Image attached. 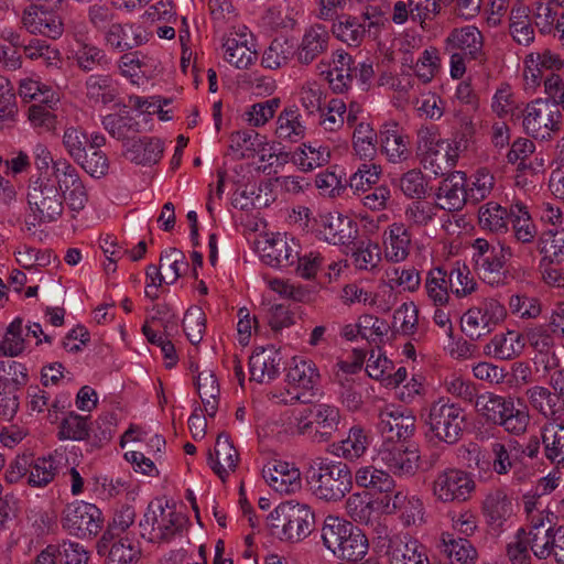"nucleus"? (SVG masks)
Returning <instances> with one entry per match:
<instances>
[{"instance_id": "20e7f679", "label": "nucleus", "mask_w": 564, "mask_h": 564, "mask_svg": "<svg viewBox=\"0 0 564 564\" xmlns=\"http://www.w3.org/2000/svg\"><path fill=\"white\" fill-rule=\"evenodd\" d=\"M475 270L479 278L491 286H501L508 283L509 273L506 262L511 257V250L495 240L489 241L477 238L471 245Z\"/></svg>"}, {"instance_id": "680f3d73", "label": "nucleus", "mask_w": 564, "mask_h": 564, "mask_svg": "<svg viewBox=\"0 0 564 564\" xmlns=\"http://www.w3.org/2000/svg\"><path fill=\"white\" fill-rule=\"evenodd\" d=\"M90 430L88 416L69 412L59 423L57 438L59 441H84L89 436Z\"/></svg>"}, {"instance_id": "bb28decb", "label": "nucleus", "mask_w": 564, "mask_h": 564, "mask_svg": "<svg viewBox=\"0 0 564 564\" xmlns=\"http://www.w3.org/2000/svg\"><path fill=\"white\" fill-rule=\"evenodd\" d=\"M386 556L390 564H430L425 546L408 533L392 541Z\"/></svg>"}, {"instance_id": "37998d69", "label": "nucleus", "mask_w": 564, "mask_h": 564, "mask_svg": "<svg viewBox=\"0 0 564 564\" xmlns=\"http://www.w3.org/2000/svg\"><path fill=\"white\" fill-rule=\"evenodd\" d=\"M286 381L293 387L310 391L317 386L319 372L312 360L294 357L286 371Z\"/></svg>"}, {"instance_id": "6ab92c4d", "label": "nucleus", "mask_w": 564, "mask_h": 564, "mask_svg": "<svg viewBox=\"0 0 564 564\" xmlns=\"http://www.w3.org/2000/svg\"><path fill=\"white\" fill-rule=\"evenodd\" d=\"M318 237L335 246H348L357 236V225L339 213H324L318 219Z\"/></svg>"}, {"instance_id": "49530a36", "label": "nucleus", "mask_w": 564, "mask_h": 564, "mask_svg": "<svg viewBox=\"0 0 564 564\" xmlns=\"http://www.w3.org/2000/svg\"><path fill=\"white\" fill-rule=\"evenodd\" d=\"M441 206L436 202L417 198L404 208V219L409 228H425L434 223Z\"/></svg>"}, {"instance_id": "3c124183", "label": "nucleus", "mask_w": 564, "mask_h": 564, "mask_svg": "<svg viewBox=\"0 0 564 564\" xmlns=\"http://www.w3.org/2000/svg\"><path fill=\"white\" fill-rule=\"evenodd\" d=\"M310 411V420L313 422L323 440H328L334 432L337 431L340 423L339 409L335 405L318 403L312 408H307Z\"/></svg>"}, {"instance_id": "a878e982", "label": "nucleus", "mask_w": 564, "mask_h": 564, "mask_svg": "<svg viewBox=\"0 0 564 564\" xmlns=\"http://www.w3.org/2000/svg\"><path fill=\"white\" fill-rule=\"evenodd\" d=\"M113 538L104 533L97 551L99 555H104L105 564H137L140 560L141 551L127 538H120L112 541Z\"/></svg>"}, {"instance_id": "864d4df0", "label": "nucleus", "mask_w": 564, "mask_h": 564, "mask_svg": "<svg viewBox=\"0 0 564 564\" xmlns=\"http://www.w3.org/2000/svg\"><path fill=\"white\" fill-rule=\"evenodd\" d=\"M195 384L204 404L205 412L207 415L214 416L218 409L220 389L213 370L204 369L198 371Z\"/></svg>"}, {"instance_id": "f03ea898", "label": "nucleus", "mask_w": 564, "mask_h": 564, "mask_svg": "<svg viewBox=\"0 0 564 564\" xmlns=\"http://www.w3.org/2000/svg\"><path fill=\"white\" fill-rule=\"evenodd\" d=\"M186 522L174 505L156 499L149 503L140 520V534L151 543L170 542L184 530Z\"/></svg>"}, {"instance_id": "bf43d9fd", "label": "nucleus", "mask_w": 564, "mask_h": 564, "mask_svg": "<svg viewBox=\"0 0 564 564\" xmlns=\"http://www.w3.org/2000/svg\"><path fill=\"white\" fill-rule=\"evenodd\" d=\"M333 34L341 42L350 46H358L366 34V23H361L359 18L351 15H341L333 24Z\"/></svg>"}, {"instance_id": "423d86ee", "label": "nucleus", "mask_w": 564, "mask_h": 564, "mask_svg": "<svg viewBox=\"0 0 564 564\" xmlns=\"http://www.w3.org/2000/svg\"><path fill=\"white\" fill-rule=\"evenodd\" d=\"M61 193L54 169L51 176L39 177L29 185L28 203L34 220L45 224L62 216L64 205Z\"/></svg>"}, {"instance_id": "6e6552de", "label": "nucleus", "mask_w": 564, "mask_h": 564, "mask_svg": "<svg viewBox=\"0 0 564 564\" xmlns=\"http://www.w3.org/2000/svg\"><path fill=\"white\" fill-rule=\"evenodd\" d=\"M62 527L79 539L96 536L102 528L101 511L93 503L74 501L63 510Z\"/></svg>"}, {"instance_id": "412c9836", "label": "nucleus", "mask_w": 564, "mask_h": 564, "mask_svg": "<svg viewBox=\"0 0 564 564\" xmlns=\"http://www.w3.org/2000/svg\"><path fill=\"white\" fill-rule=\"evenodd\" d=\"M300 251L301 246L295 238L278 235L265 241L261 257L271 267L290 268L295 264Z\"/></svg>"}, {"instance_id": "774afa93", "label": "nucleus", "mask_w": 564, "mask_h": 564, "mask_svg": "<svg viewBox=\"0 0 564 564\" xmlns=\"http://www.w3.org/2000/svg\"><path fill=\"white\" fill-rule=\"evenodd\" d=\"M294 55L293 45L286 40L275 39L263 52L261 64L269 69H278L290 61Z\"/></svg>"}, {"instance_id": "72a5a7b5", "label": "nucleus", "mask_w": 564, "mask_h": 564, "mask_svg": "<svg viewBox=\"0 0 564 564\" xmlns=\"http://www.w3.org/2000/svg\"><path fill=\"white\" fill-rule=\"evenodd\" d=\"M524 348V339L521 334L509 330L496 334L484 347V352L492 358L510 360L518 357Z\"/></svg>"}, {"instance_id": "9d476101", "label": "nucleus", "mask_w": 564, "mask_h": 564, "mask_svg": "<svg viewBox=\"0 0 564 564\" xmlns=\"http://www.w3.org/2000/svg\"><path fill=\"white\" fill-rule=\"evenodd\" d=\"M507 314L505 306L495 299L484 301L479 306L469 308L462 317V330L471 340L491 333L494 327Z\"/></svg>"}, {"instance_id": "e433bc0d", "label": "nucleus", "mask_w": 564, "mask_h": 564, "mask_svg": "<svg viewBox=\"0 0 564 564\" xmlns=\"http://www.w3.org/2000/svg\"><path fill=\"white\" fill-rule=\"evenodd\" d=\"M164 148L159 138L143 137L126 144V156L137 164H155L162 158Z\"/></svg>"}, {"instance_id": "c756f323", "label": "nucleus", "mask_w": 564, "mask_h": 564, "mask_svg": "<svg viewBox=\"0 0 564 564\" xmlns=\"http://www.w3.org/2000/svg\"><path fill=\"white\" fill-rule=\"evenodd\" d=\"M380 144L382 152L391 163H402L410 159L409 137L397 124H384L380 131Z\"/></svg>"}, {"instance_id": "c85d7f7f", "label": "nucleus", "mask_w": 564, "mask_h": 564, "mask_svg": "<svg viewBox=\"0 0 564 564\" xmlns=\"http://www.w3.org/2000/svg\"><path fill=\"white\" fill-rule=\"evenodd\" d=\"M490 466L498 475L508 474L521 457L520 443L513 438L495 440L488 446Z\"/></svg>"}, {"instance_id": "2f4dec72", "label": "nucleus", "mask_w": 564, "mask_h": 564, "mask_svg": "<svg viewBox=\"0 0 564 564\" xmlns=\"http://www.w3.org/2000/svg\"><path fill=\"white\" fill-rule=\"evenodd\" d=\"M329 35L325 26L315 24L303 34L294 54L299 63L308 65L323 54L328 46Z\"/></svg>"}, {"instance_id": "f257e3e1", "label": "nucleus", "mask_w": 564, "mask_h": 564, "mask_svg": "<svg viewBox=\"0 0 564 564\" xmlns=\"http://www.w3.org/2000/svg\"><path fill=\"white\" fill-rule=\"evenodd\" d=\"M306 480L312 494L325 501H338L350 491L352 474L341 462L315 458L306 470Z\"/></svg>"}, {"instance_id": "4c0bfd02", "label": "nucleus", "mask_w": 564, "mask_h": 564, "mask_svg": "<svg viewBox=\"0 0 564 564\" xmlns=\"http://www.w3.org/2000/svg\"><path fill=\"white\" fill-rule=\"evenodd\" d=\"M541 437L545 458L556 467H564V421L544 423Z\"/></svg>"}, {"instance_id": "cd10ccee", "label": "nucleus", "mask_w": 564, "mask_h": 564, "mask_svg": "<svg viewBox=\"0 0 564 564\" xmlns=\"http://www.w3.org/2000/svg\"><path fill=\"white\" fill-rule=\"evenodd\" d=\"M105 43L110 48L124 52L147 42V35L139 25L130 23H111L105 31Z\"/></svg>"}, {"instance_id": "4468645a", "label": "nucleus", "mask_w": 564, "mask_h": 564, "mask_svg": "<svg viewBox=\"0 0 564 564\" xmlns=\"http://www.w3.org/2000/svg\"><path fill=\"white\" fill-rule=\"evenodd\" d=\"M58 188L70 210L78 213L83 210L88 202V195L76 169L66 160L54 162Z\"/></svg>"}, {"instance_id": "ea45409f", "label": "nucleus", "mask_w": 564, "mask_h": 564, "mask_svg": "<svg viewBox=\"0 0 564 564\" xmlns=\"http://www.w3.org/2000/svg\"><path fill=\"white\" fill-rule=\"evenodd\" d=\"M85 89L87 99L94 105H109L116 100L119 94L117 82L110 75L105 74L88 76Z\"/></svg>"}, {"instance_id": "a18cd8bd", "label": "nucleus", "mask_w": 564, "mask_h": 564, "mask_svg": "<svg viewBox=\"0 0 564 564\" xmlns=\"http://www.w3.org/2000/svg\"><path fill=\"white\" fill-rule=\"evenodd\" d=\"M275 135L282 142L296 143L305 135V127L295 107L284 108L275 121Z\"/></svg>"}, {"instance_id": "052dcab7", "label": "nucleus", "mask_w": 564, "mask_h": 564, "mask_svg": "<svg viewBox=\"0 0 564 564\" xmlns=\"http://www.w3.org/2000/svg\"><path fill=\"white\" fill-rule=\"evenodd\" d=\"M19 95L24 101H40L47 105L59 101V96L53 87L32 78L21 79Z\"/></svg>"}, {"instance_id": "e2e57ef3", "label": "nucleus", "mask_w": 564, "mask_h": 564, "mask_svg": "<svg viewBox=\"0 0 564 564\" xmlns=\"http://www.w3.org/2000/svg\"><path fill=\"white\" fill-rule=\"evenodd\" d=\"M478 220L481 228L502 232L508 228V210L498 203L488 202L479 208Z\"/></svg>"}, {"instance_id": "338daca9", "label": "nucleus", "mask_w": 564, "mask_h": 564, "mask_svg": "<svg viewBox=\"0 0 564 564\" xmlns=\"http://www.w3.org/2000/svg\"><path fill=\"white\" fill-rule=\"evenodd\" d=\"M495 177L487 170H478L467 178L466 195L468 203L477 204L489 196L494 188Z\"/></svg>"}, {"instance_id": "f704fd0d", "label": "nucleus", "mask_w": 564, "mask_h": 564, "mask_svg": "<svg viewBox=\"0 0 564 564\" xmlns=\"http://www.w3.org/2000/svg\"><path fill=\"white\" fill-rule=\"evenodd\" d=\"M445 43L448 51H463L465 55L473 59L478 58L482 52V35L473 25L453 30L446 37Z\"/></svg>"}, {"instance_id": "79ce46f5", "label": "nucleus", "mask_w": 564, "mask_h": 564, "mask_svg": "<svg viewBox=\"0 0 564 564\" xmlns=\"http://www.w3.org/2000/svg\"><path fill=\"white\" fill-rule=\"evenodd\" d=\"M292 160L301 171L311 172L329 162L330 150L328 147L318 142L302 143V145L294 151Z\"/></svg>"}, {"instance_id": "b1692460", "label": "nucleus", "mask_w": 564, "mask_h": 564, "mask_svg": "<svg viewBox=\"0 0 564 564\" xmlns=\"http://www.w3.org/2000/svg\"><path fill=\"white\" fill-rule=\"evenodd\" d=\"M262 476L265 482L281 495L294 494L301 488V471L288 462H273L268 464Z\"/></svg>"}, {"instance_id": "dca6fc26", "label": "nucleus", "mask_w": 564, "mask_h": 564, "mask_svg": "<svg viewBox=\"0 0 564 564\" xmlns=\"http://www.w3.org/2000/svg\"><path fill=\"white\" fill-rule=\"evenodd\" d=\"M28 381L25 365L14 360L0 361V402L6 401L3 405L6 415H13L17 412L19 401L15 393Z\"/></svg>"}, {"instance_id": "a211bd4d", "label": "nucleus", "mask_w": 564, "mask_h": 564, "mask_svg": "<svg viewBox=\"0 0 564 564\" xmlns=\"http://www.w3.org/2000/svg\"><path fill=\"white\" fill-rule=\"evenodd\" d=\"M57 8L30 4L22 14V25L31 34H42L57 39L63 33V22L56 12Z\"/></svg>"}, {"instance_id": "7ed1b4c3", "label": "nucleus", "mask_w": 564, "mask_h": 564, "mask_svg": "<svg viewBox=\"0 0 564 564\" xmlns=\"http://www.w3.org/2000/svg\"><path fill=\"white\" fill-rule=\"evenodd\" d=\"M475 409L487 422L499 425L514 435L523 434L530 422L529 413L517 409L510 397L485 392L476 397Z\"/></svg>"}, {"instance_id": "09e8293b", "label": "nucleus", "mask_w": 564, "mask_h": 564, "mask_svg": "<svg viewBox=\"0 0 564 564\" xmlns=\"http://www.w3.org/2000/svg\"><path fill=\"white\" fill-rule=\"evenodd\" d=\"M62 459L63 454L56 451L47 457H39L31 462L28 478L29 485L32 487H45L48 485L56 476Z\"/></svg>"}, {"instance_id": "393cba45", "label": "nucleus", "mask_w": 564, "mask_h": 564, "mask_svg": "<svg viewBox=\"0 0 564 564\" xmlns=\"http://www.w3.org/2000/svg\"><path fill=\"white\" fill-rule=\"evenodd\" d=\"M525 395L531 408L546 420L545 423L564 421V399L560 394L545 387L534 386L527 389Z\"/></svg>"}, {"instance_id": "9b49d317", "label": "nucleus", "mask_w": 564, "mask_h": 564, "mask_svg": "<svg viewBox=\"0 0 564 564\" xmlns=\"http://www.w3.org/2000/svg\"><path fill=\"white\" fill-rule=\"evenodd\" d=\"M377 427L383 442L404 443L415 431V416L411 411L387 404L378 412Z\"/></svg>"}, {"instance_id": "f8f14e48", "label": "nucleus", "mask_w": 564, "mask_h": 564, "mask_svg": "<svg viewBox=\"0 0 564 564\" xmlns=\"http://www.w3.org/2000/svg\"><path fill=\"white\" fill-rule=\"evenodd\" d=\"M475 488V481L468 473L448 468L436 475L432 489L434 497L442 502H462L469 499Z\"/></svg>"}, {"instance_id": "58836bf2", "label": "nucleus", "mask_w": 564, "mask_h": 564, "mask_svg": "<svg viewBox=\"0 0 564 564\" xmlns=\"http://www.w3.org/2000/svg\"><path fill=\"white\" fill-rule=\"evenodd\" d=\"M482 511L492 528H501L513 513L511 499L503 490H494L486 496Z\"/></svg>"}, {"instance_id": "aec40b11", "label": "nucleus", "mask_w": 564, "mask_h": 564, "mask_svg": "<svg viewBox=\"0 0 564 564\" xmlns=\"http://www.w3.org/2000/svg\"><path fill=\"white\" fill-rule=\"evenodd\" d=\"M269 433L279 442L296 435H305L313 429L307 409H291L281 413L268 424Z\"/></svg>"}, {"instance_id": "0e129e2a", "label": "nucleus", "mask_w": 564, "mask_h": 564, "mask_svg": "<svg viewBox=\"0 0 564 564\" xmlns=\"http://www.w3.org/2000/svg\"><path fill=\"white\" fill-rule=\"evenodd\" d=\"M382 169L372 161H367L358 166L349 177V186L355 194L366 193L376 185L381 176Z\"/></svg>"}, {"instance_id": "4d7b16f0", "label": "nucleus", "mask_w": 564, "mask_h": 564, "mask_svg": "<svg viewBox=\"0 0 564 564\" xmlns=\"http://www.w3.org/2000/svg\"><path fill=\"white\" fill-rule=\"evenodd\" d=\"M443 552L447 555L451 564H474L477 552L466 539H455L452 534L442 535Z\"/></svg>"}, {"instance_id": "8fccbe9b", "label": "nucleus", "mask_w": 564, "mask_h": 564, "mask_svg": "<svg viewBox=\"0 0 564 564\" xmlns=\"http://www.w3.org/2000/svg\"><path fill=\"white\" fill-rule=\"evenodd\" d=\"M532 23L528 7L518 4L511 9L509 32L519 45L529 46L534 41Z\"/></svg>"}, {"instance_id": "c9c22d12", "label": "nucleus", "mask_w": 564, "mask_h": 564, "mask_svg": "<svg viewBox=\"0 0 564 564\" xmlns=\"http://www.w3.org/2000/svg\"><path fill=\"white\" fill-rule=\"evenodd\" d=\"M386 257L392 262H401L409 256L411 236L405 224L393 223L383 234Z\"/></svg>"}, {"instance_id": "39448f33", "label": "nucleus", "mask_w": 564, "mask_h": 564, "mask_svg": "<svg viewBox=\"0 0 564 564\" xmlns=\"http://www.w3.org/2000/svg\"><path fill=\"white\" fill-rule=\"evenodd\" d=\"M271 528L281 540L299 542L306 538L314 524V513L307 505L286 501L270 513Z\"/></svg>"}, {"instance_id": "c03bdc74", "label": "nucleus", "mask_w": 564, "mask_h": 564, "mask_svg": "<svg viewBox=\"0 0 564 564\" xmlns=\"http://www.w3.org/2000/svg\"><path fill=\"white\" fill-rule=\"evenodd\" d=\"M351 523L334 516H328L322 528V539L324 545L334 554L338 555L341 546L348 540V533L357 531Z\"/></svg>"}, {"instance_id": "f3484780", "label": "nucleus", "mask_w": 564, "mask_h": 564, "mask_svg": "<svg viewBox=\"0 0 564 564\" xmlns=\"http://www.w3.org/2000/svg\"><path fill=\"white\" fill-rule=\"evenodd\" d=\"M523 65L524 88L535 91L546 76L564 67V61L558 54L544 50L528 54Z\"/></svg>"}, {"instance_id": "de8ad7c7", "label": "nucleus", "mask_w": 564, "mask_h": 564, "mask_svg": "<svg viewBox=\"0 0 564 564\" xmlns=\"http://www.w3.org/2000/svg\"><path fill=\"white\" fill-rule=\"evenodd\" d=\"M369 446L368 436L361 426H352L345 440L332 444V454L345 459L361 457Z\"/></svg>"}, {"instance_id": "1a4fd4ad", "label": "nucleus", "mask_w": 564, "mask_h": 564, "mask_svg": "<svg viewBox=\"0 0 564 564\" xmlns=\"http://www.w3.org/2000/svg\"><path fill=\"white\" fill-rule=\"evenodd\" d=\"M562 113L557 105L549 99H535L528 104L523 127L528 134L534 139H549L552 132L557 131L561 124Z\"/></svg>"}, {"instance_id": "6e6d98bb", "label": "nucleus", "mask_w": 564, "mask_h": 564, "mask_svg": "<svg viewBox=\"0 0 564 564\" xmlns=\"http://www.w3.org/2000/svg\"><path fill=\"white\" fill-rule=\"evenodd\" d=\"M105 130L118 140H129L139 132V122L128 111L109 113L101 121Z\"/></svg>"}, {"instance_id": "473e14b6", "label": "nucleus", "mask_w": 564, "mask_h": 564, "mask_svg": "<svg viewBox=\"0 0 564 564\" xmlns=\"http://www.w3.org/2000/svg\"><path fill=\"white\" fill-rule=\"evenodd\" d=\"M531 552L538 558L545 560L553 555V529L539 519L527 528L519 529Z\"/></svg>"}, {"instance_id": "ddd939ff", "label": "nucleus", "mask_w": 564, "mask_h": 564, "mask_svg": "<svg viewBox=\"0 0 564 564\" xmlns=\"http://www.w3.org/2000/svg\"><path fill=\"white\" fill-rule=\"evenodd\" d=\"M253 37L245 25L234 28L223 39V57L238 69H246L257 59Z\"/></svg>"}, {"instance_id": "0eeeda50", "label": "nucleus", "mask_w": 564, "mask_h": 564, "mask_svg": "<svg viewBox=\"0 0 564 564\" xmlns=\"http://www.w3.org/2000/svg\"><path fill=\"white\" fill-rule=\"evenodd\" d=\"M424 422L435 438L455 444L463 435L464 410L459 404L441 398L430 405Z\"/></svg>"}, {"instance_id": "7c9ffc66", "label": "nucleus", "mask_w": 564, "mask_h": 564, "mask_svg": "<svg viewBox=\"0 0 564 564\" xmlns=\"http://www.w3.org/2000/svg\"><path fill=\"white\" fill-rule=\"evenodd\" d=\"M239 459L237 449L234 447L230 437L220 433L216 440L214 452L209 453L208 464L214 473L225 480L230 471H234Z\"/></svg>"}, {"instance_id": "a19ab883", "label": "nucleus", "mask_w": 564, "mask_h": 564, "mask_svg": "<svg viewBox=\"0 0 564 564\" xmlns=\"http://www.w3.org/2000/svg\"><path fill=\"white\" fill-rule=\"evenodd\" d=\"M333 65L328 72L329 85L334 91L343 93L357 77V67L352 57L344 51H337L334 54Z\"/></svg>"}, {"instance_id": "69168bd1", "label": "nucleus", "mask_w": 564, "mask_h": 564, "mask_svg": "<svg viewBox=\"0 0 564 564\" xmlns=\"http://www.w3.org/2000/svg\"><path fill=\"white\" fill-rule=\"evenodd\" d=\"M318 124L328 132H336L345 124L346 104L343 99L333 98L322 107Z\"/></svg>"}, {"instance_id": "5fc2aeb1", "label": "nucleus", "mask_w": 564, "mask_h": 564, "mask_svg": "<svg viewBox=\"0 0 564 564\" xmlns=\"http://www.w3.org/2000/svg\"><path fill=\"white\" fill-rule=\"evenodd\" d=\"M424 289L435 306H445L449 301L451 291L447 272L440 267L431 269L426 274Z\"/></svg>"}, {"instance_id": "13d9d810", "label": "nucleus", "mask_w": 564, "mask_h": 564, "mask_svg": "<svg viewBox=\"0 0 564 564\" xmlns=\"http://www.w3.org/2000/svg\"><path fill=\"white\" fill-rule=\"evenodd\" d=\"M377 134L372 127L360 121L352 133V149L355 154L365 161H372L377 154Z\"/></svg>"}, {"instance_id": "4be33fe9", "label": "nucleus", "mask_w": 564, "mask_h": 564, "mask_svg": "<svg viewBox=\"0 0 564 564\" xmlns=\"http://www.w3.org/2000/svg\"><path fill=\"white\" fill-rule=\"evenodd\" d=\"M282 355L274 346L259 347L249 358L251 380L269 383L280 376Z\"/></svg>"}, {"instance_id": "603ef678", "label": "nucleus", "mask_w": 564, "mask_h": 564, "mask_svg": "<svg viewBox=\"0 0 564 564\" xmlns=\"http://www.w3.org/2000/svg\"><path fill=\"white\" fill-rule=\"evenodd\" d=\"M355 481L359 487L381 494L392 492L395 486L387 471L371 465L359 467L355 473Z\"/></svg>"}, {"instance_id": "5701e85b", "label": "nucleus", "mask_w": 564, "mask_h": 564, "mask_svg": "<svg viewBox=\"0 0 564 564\" xmlns=\"http://www.w3.org/2000/svg\"><path fill=\"white\" fill-rule=\"evenodd\" d=\"M467 176L462 171L452 172L438 185L435 198L441 209L456 212L468 204L466 195Z\"/></svg>"}, {"instance_id": "2eb2a0df", "label": "nucleus", "mask_w": 564, "mask_h": 564, "mask_svg": "<svg viewBox=\"0 0 564 564\" xmlns=\"http://www.w3.org/2000/svg\"><path fill=\"white\" fill-rule=\"evenodd\" d=\"M378 459L397 476H412L419 469L420 454L405 443L382 442Z\"/></svg>"}]
</instances>
